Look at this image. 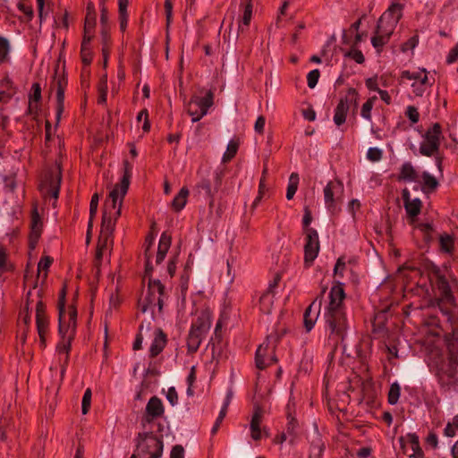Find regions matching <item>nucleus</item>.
Returning a JSON list of instances; mask_svg holds the SVG:
<instances>
[{
    "instance_id": "9d476101",
    "label": "nucleus",
    "mask_w": 458,
    "mask_h": 458,
    "mask_svg": "<svg viewBox=\"0 0 458 458\" xmlns=\"http://www.w3.org/2000/svg\"><path fill=\"white\" fill-rule=\"evenodd\" d=\"M275 339L267 337L256 351L255 362L257 368L263 369L276 361L275 355Z\"/></svg>"
},
{
    "instance_id": "bf43d9fd",
    "label": "nucleus",
    "mask_w": 458,
    "mask_h": 458,
    "mask_svg": "<svg viewBox=\"0 0 458 458\" xmlns=\"http://www.w3.org/2000/svg\"><path fill=\"white\" fill-rule=\"evenodd\" d=\"M345 268V262L343 258H339L336 261V264L334 268L335 275L339 276L340 277L344 276V270Z\"/></svg>"
},
{
    "instance_id": "6e6d98bb",
    "label": "nucleus",
    "mask_w": 458,
    "mask_h": 458,
    "mask_svg": "<svg viewBox=\"0 0 458 458\" xmlns=\"http://www.w3.org/2000/svg\"><path fill=\"white\" fill-rule=\"evenodd\" d=\"M346 56H349L350 58L353 59L357 64H362L365 60L361 51L357 49L349 51L346 54Z\"/></svg>"
},
{
    "instance_id": "ddd939ff",
    "label": "nucleus",
    "mask_w": 458,
    "mask_h": 458,
    "mask_svg": "<svg viewBox=\"0 0 458 458\" xmlns=\"http://www.w3.org/2000/svg\"><path fill=\"white\" fill-rule=\"evenodd\" d=\"M263 409L259 405H255L250 425V437L255 441L268 437V430L265 426H263Z\"/></svg>"
},
{
    "instance_id": "e433bc0d",
    "label": "nucleus",
    "mask_w": 458,
    "mask_h": 458,
    "mask_svg": "<svg viewBox=\"0 0 458 458\" xmlns=\"http://www.w3.org/2000/svg\"><path fill=\"white\" fill-rule=\"evenodd\" d=\"M401 393V387L397 383H393L390 386L388 392V403L390 404H396L398 403Z\"/></svg>"
},
{
    "instance_id": "72a5a7b5",
    "label": "nucleus",
    "mask_w": 458,
    "mask_h": 458,
    "mask_svg": "<svg viewBox=\"0 0 458 458\" xmlns=\"http://www.w3.org/2000/svg\"><path fill=\"white\" fill-rule=\"evenodd\" d=\"M376 100H377V97L373 96V97L368 98L367 101L365 103H363V105L361 106L360 115L363 119H365L368 122L372 121L371 111L373 109Z\"/></svg>"
},
{
    "instance_id": "0eeeda50",
    "label": "nucleus",
    "mask_w": 458,
    "mask_h": 458,
    "mask_svg": "<svg viewBox=\"0 0 458 458\" xmlns=\"http://www.w3.org/2000/svg\"><path fill=\"white\" fill-rule=\"evenodd\" d=\"M137 452L139 455H149V458H160L163 453V441L152 432L139 433Z\"/></svg>"
},
{
    "instance_id": "cd10ccee",
    "label": "nucleus",
    "mask_w": 458,
    "mask_h": 458,
    "mask_svg": "<svg viewBox=\"0 0 458 458\" xmlns=\"http://www.w3.org/2000/svg\"><path fill=\"white\" fill-rule=\"evenodd\" d=\"M240 7L242 14L241 16L239 27L242 30H243L244 27L249 26L251 20L253 8L252 0H242Z\"/></svg>"
},
{
    "instance_id": "5701e85b",
    "label": "nucleus",
    "mask_w": 458,
    "mask_h": 458,
    "mask_svg": "<svg viewBox=\"0 0 458 458\" xmlns=\"http://www.w3.org/2000/svg\"><path fill=\"white\" fill-rule=\"evenodd\" d=\"M458 330L454 328L451 333H448L445 336V343L447 344V348L450 352V363L452 366L457 365V356H458Z\"/></svg>"
},
{
    "instance_id": "c03bdc74",
    "label": "nucleus",
    "mask_w": 458,
    "mask_h": 458,
    "mask_svg": "<svg viewBox=\"0 0 458 458\" xmlns=\"http://www.w3.org/2000/svg\"><path fill=\"white\" fill-rule=\"evenodd\" d=\"M96 25V13L92 11V13H87L85 18L84 29L86 32H93V30Z\"/></svg>"
},
{
    "instance_id": "f704fd0d",
    "label": "nucleus",
    "mask_w": 458,
    "mask_h": 458,
    "mask_svg": "<svg viewBox=\"0 0 458 458\" xmlns=\"http://www.w3.org/2000/svg\"><path fill=\"white\" fill-rule=\"evenodd\" d=\"M151 292L152 291L148 288L146 296L140 300V309L143 313L151 309L152 306L156 305L155 298L157 296V292H155V295H153Z\"/></svg>"
},
{
    "instance_id": "4d7b16f0",
    "label": "nucleus",
    "mask_w": 458,
    "mask_h": 458,
    "mask_svg": "<svg viewBox=\"0 0 458 458\" xmlns=\"http://www.w3.org/2000/svg\"><path fill=\"white\" fill-rule=\"evenodd\" d=\"M154 240H155V236L152 233H148L146 236L145 243H144V247H145L144 255L145 256L151 255L150 248L152 247V245L154 243Z\"/></svg>"
},
{
    "instance_id": "4468645a",
    "label": "nucleus",
    "mask_w": 458,
    "mask_h": 458,
    "mask_svg": "<svg viewBox=\"0 0 458 458\" xmlns=\"http://www.w3.org/2000/svg\"><path fill=\"white\" fill-rule=\"evenodd\" d=\"M61 180V169L59 166H56L47 173L45 181L40 185V190L47 194L52 195L55 199H57Z\"/></svg>"
},
{
    "instance_id": "5fc2aeb1",
    "label": "nucleus",
    "mask_w": 458,
    "mask_h": 458,
    "mask_svg": "<svg viewBox=\"0 0 458 458\" xmlns=\"http://www.w3.org/2000/svg\"><path fill=\"white\" fill-rule=\"evenodd\" d=\"M81 55L82 63L86 65H89L92 61V55L89 47H81Z\"/></svg>"
},
{
    "instance_id": "c9c22d12",
    "label": "nucleus",
    "mask_w": 458,
    "mask_h": 458,
    "mask_svg": "<svg viewBox=\"0 0 458 458\" xmlns=\"http://www.w3.org/2000/svg\"><path fill=\"white\" fill-rule=\"evenodd\" d=\"M443 434L447 437H454L458 434V414L455 415L451 421L447 422Z\"/></svg>"
},
{
    "instance_id": "bb28decb",
    "label": "nucleus",
    "mask_w": 458,
    "mask_h": 458,
    "mask_svg": "<svg viewBox=\"0 0 458 458\" xmlns=\"http://www.w3.org/2000/svg\"><path fill=\"white\" fill-rule=\"evenodd\" d=\"M439 250L442 253L452 255L455 250V238L447 233H441L438 238Z\"/></svg>"
},
{
    "instance_id": "7c9ffc66",
    "label": "nucleus",
    "mask_w": 458,
    "mask_h": 458,
    "mask_svg": "<svg viewBox=\"0 0 458 458\" xmlns=\"http://www.w3.org/2000/svg\"><path fill=\"white\" fill-rule=\"evenodd\" d=\"M418 183L421 184L422 191H424L435 190L438 185L437 179L428 172L420 174Z\"/></svg>"
},
{
    "instance_id": "9b49d317",
    "label": "nucleus",
    "mask_w": 458,
    "mask_h": 458,
    "mask_svg": "<svg viewBox=\"0 0 458 458\" xmlns=\"http://www.w3.org/2000/svg\"><path fill=\"white\" fill-rule=\"evenodd\" d=\"M343 192L344 184L338 179L329 181L325 186L323 190L325 205L330 212L335 210L337 201L341 199Z\"/></svg>"
},
{
    "instance_id": "473e14b6",
    "label": "nucleus",
    "mask_w": 458,
    "mask_h": 458,
    "mask_svg": "<svg viewBox=\"0 0 458 458\" xmlns=\"http://www.w3.org/2000/svg\"><path fill=\"white\" fill-rule=\"evenodd\" d=\"M299 181H300L299 174L297 173H292L289 177L287 191H286V199H289V200L292 199L293 198V196L295 195V193L298 190Z\"/></svg>"
},
{
    "instance_id": "2f4dec72",
    "label": "nucleus",
    "mask_w": 458,
    "mask_h": 458,
    "mask_svg": "<svg viewBox=\"0 0 458 458\" xmlns=\"http://www.w3.org/2000/svg\"><path fill=\"white\" fill-rule=\"evenodd\" d=\"M188 196L189 190L186 187H182L172 201V208L174 211H181L184 208Z\"/></svg>"
},
{
    "instance_id": "423d86ee",
    "label": "nucleus",
    "mask_w": 458,
    "mask_h": 458,
    "mask_svg": "<svg viewBox=\"0 0 458 458\" xmlns=\"http://www.w3.org/2000/svg\"><path fill=\"white\" fill-rule=\"evenodd\" d=\"M360 95L354 88H349L335 108L333 121L337 127L346 122L347 114L351 109L356 111L359 105Z\"/></svg>"
},
{
    "instance_id": "de8ad7c7",
    "label": "nucleus",
    "mask_w": 458,
    "mask_h": 458,
    "mask_svg": "<svg viewBox=\"0 0 458 458\" xmlns=\"http://www.w3.org/2000/svg\"><path fill=\"white\" fill-rule=\"evenodd\" d=\"M226 412H227V403H225V404L224 405V407L220 411L219 416L216 419V423H215V425L213 426V428L211 429V434L212 435H215L217 432V430H218V428L220 427L221 422L223 421V420L226 416Z\"/></svg>"
},
{
    "instance_id": "39448f33",
    "label": "nucleus",
    "mask_w": 458,
    "mask_h": 458,
    "mask_svg": "<svg viewBox=\"0 0 458 458\" xmlns=\"http://www.w3.org/2000/svg\"><path fill=\"white\" fill-rule=\"evenodd\" d=\"M404 81H411V88L415 97H422L433 85L428 78V72L425 68H419L416 71H403L400 81L403 82Z\"/></svg>"
},
{
    "instance_id": "393cba45",
    "label": "nucleus",
    "mask_w": 458,
    "mask_h": 458,
    "mask_svg": "<svg viewBox=\"0 0 458 458\" xmlns=\"http://www.w3.org/2000/svg\"><path fill=\"white\" fill-rule=\"evenodd\" d=\"M57 90H56V100H57V106H56V120L57 122L60 121L61 115L64 109V89L67 85V81L64 80V78H58L55 81Z\"/></svg>"
},
{
    "instance_id": "864d4df0",
    "label": "nucleus",
    "mask_w": 458,
    "mask_h": 458,
    "mask_svg": "<svg viewBox=\"0 0 458 458\" xmlns=\"http://www.w3.org/2000/svg\"><path fill=\"white\" fill-rule=\"evenodd\" d=\"M265 173H266V170L263 171L262 177L260 178L259 185V194L253 202L254 205H257L259 203V201L261 199L264 192L267 190L266 182H265Z\"/></svg>"
},
{
    "instance_id": "e2e57ef3",
    "label": "nucleus",
    "mask_w": 458,
    "mask_h": 458,
    "mask_svg": "<svg viewBox=\"0 0 458 458\" xmlns=\"http://www.w3.org/2000/svg\"><path fill=\"white\" fill-rule=\"evenodd\" d=\"M165 16H166V24L168 26L172 21V13H173L172 0L165 1Z\"/></svg>"
},
{
    "instance_id": "2eb2a0df",
    "label": "nucleus",
    "mask_w": 458,
    "mask_h": 458,
    "mask_svg": "<svg viewBox=\"0 0 458 458\" xmlns=\"http://www.w3.org/2000/svg\"><path fill=\"white\" fill-rule=\"evenodd\" d=\"M401 448L404 454L411 458H423V451L420 446L419 437L414 433H409L399 438Z\"/></svg>"
},
{
    "instance_id": "a878e982",
    "label": "nucleus",
    "mask_w": 458,
    "mask_h": 458,
    "mask_svg": "<svg viewBox=\"0 0 458 458\" xmlns=\"http://www.w3.org/2000/svg\"><path fill=\"white\" fill-rule=\"evenodd\" d=\"M171 242H172L171 235L169 233H167L166 232H164L161 234V237H160V240L158 242L157 252L156 255V264L157 265H159L164 260L168 250L170 249Z\"/></svg>"
},
{
    "instance_id": "338daca9",
    "label": "nucleus",
    "mask_w": 458,
    "mask_h": 458,
    "mask_svg": "<svg viewBox=\"0 0 458 458\" xmlns=\"http://www.w3.org/2000/svg\"><path fill=\"white\" fill-rule=\"evenodd\" d=\"M366 87L369 90L377 91L378 92L381 89L378 88L377 79L376 78H369L365 81Z\"/></svg>"
},
{
    "instance_id": "f03ea898",
    "label": "nucleus",
    "mask_w": 458,
    "mask_h": 458,
    "mask_svg": "<svg viewBox=\"0 0 458 458\" xmlns=\"http://www.w3.org/2000/svg\"><path fill=\"white\" fill-rule=\"evenodd\" d=\"M344 284L336 282L333 284L328 294V304L324 313L325 329L327 335V344L336 349L343 344L350 328V322L346 314Z\"/></svg>"
},
{
    "instance_id": "dca6fc26",
    "label": "nucleus",
    "mask_w": 458,
    "mask_h": 458,
    "mask_svg": "<svg viewBox=\"0 0 458 458\" xmlns=\"http://www.w3.org/2000/svg\"><path fill=\"white\" fill-rule=\"evenodd\" d=\"M66 289L65 286L63 287L60 293V300H59V334L62 337H64L66 335H74L75 331H72V322L68 320L66 322V312L64 310V300H65Z\"/></svg>"
},
{
    "instance_id": "f3484780",
    "label": "nucleus",
    "mask_w": 458,
    "mask_h": 458,
    "mask_svg": "<svg viewBox=\"0 0 458 458\" xmlns=\"http://www.w3.org/2000/svg\"><path fill=\"white\" fill-rule=\"evenodd\" d=\"M165 409L162 401L157 396H153L147 403L145 414L142 418V424L150 423L156 418L161 417L164 414Z\"/></svg>"
},
{
    "instance_id": "3c124183",
    "label": "nucleus",
    "mask_w": 458,
    "mask_h": 458,
    "mask_svg": "<svg viewBox=\"0 0 458 458\" xmlns=\"http://www.w3.org/2000/svg\"><path fill=\"white\" fill-rule=\"evenodd\" d=\"M407 117L412 123H416L419 122L420 119V114L418 112V109L413 106H409L405 112Z\"/></svg>"
},
{
    "instance_id": "a18cd8bd",
    "label": "nucleus",
    "mask_w": 458,
    "mask_h": 458,
    "mask_svg": "<svg viewBox=\"0 0 458 458\" xmlns=\"http://www.w3.org/2000/svg\"><path fill=\"white\" fill-rule=\"evenodd\" d=\"M320 76V72L318 69L310 71L307 75V83L309 88L313 89L316 87L318 79Z\"/></svg>"
},
{
    "instance_id": "f257e3e1",
    "label": "nucleus",
    "mask_w": 458,
    "mask_h": 458,
    "mask_svg": "<svg viewBox=\"0 0 458 458\" xmlns=\"http://www.w3.org/2000/svg\"><path fill=\"white\" fill-rule=\"evenodd\" d=\"M131 165L123 161V176L119 184H116L110 192L108 199L105 202V208L102 215V223L100 235L98 242L94 265L97 273H99V267L106 252L110 251L113 245V233L115 223L121 216L123 200L127 193L131 177Z\"/></svg>"
},
{
    "instance_id": "20e7f679",
    "label": "nucleus",
    "mask_w": 458,
    "mask_h": 458,
    "mask_svg": "<svg viewBox=\"0 0 458 458\" xmlns=\"http://www.w3.org/2000/svg\"><path fill=\"white\" fill-rule=\"evenodd\" d=\"M211 326L210 317L208 312H201L192 323L187 337L188 352L193 353L199 349L202 339L208 334Z\"/></svg>"
},
{
    "instance_id": "8fccbe9b",
    "label": "nucleus",
    "mask_w": 458,
    "mask_h": 458,
    "mask_svg": "<svg viewBox=\"0 0 458 458\" xmlns=\"http://www.w3.org/2000/svg\"><path fill=\"white\" fill-rule=\"evenodd\" d=\"M52 261H53V259L50 257H48V256L43 257L39 260L38 265V274H40L41 271H45L44 277H46L47 271L48 267H50Z\"/></svg>"
},
{
    "instance_id": "13d9d810",
    "label": "nucleus",
    "mask_w": 458,
    "mask_h": 458,
    "mask_svg": "<svg viewBox=\"0 0 458 458\" xmlns=\"http://www.w3.org/2000/svg\"><path fill=\"white\" fill-rule=\"evenodd\" d=\"M419 43L418 36H413L411 38H409L403 46H402V51L405 52L409 49H413L416 47V46Z\"/></svg>"
},
{
    "instance_id": "f8f14e48",
    "label": "nucleus",
    "mask_w": 458,
    "mask_h": 458,
    "mask_svg": "<svg viewBox=\"0 0 458 458\" xmlns=\"http://www.w3.org/2000/svg\"><path fill=\"white\" fill-rule=\"evenodd\" d=\"M319 240L318 232L313 228L305 231L304 262L310 267L319 252Z\"/></svg>"
},
{
    "instance_id": "a19ab883",
    "label": "nucleus",
    "mask_w": 458,
    "mask_h": 458,
    "mask_svg": "<svg viewBox=\"0 0 458 458\" xmlns=\"http://www.w3.org/2000/svg\"><path fill=\"white\" fill-rule=\"evenodd\" d=\"M9 51V41L5 38L0 36V62L6 60Z\"/></svg>"
},
{
    "instance_id": "680f3d73",
    "label": "nucleus",
    "mask_w": 458,
    "mask_h": 458,
    "mask_svg": "<svg viewBox=\"0 0 458 458\" xmlns=\"http://www.w3.org/2000/svg\"><path fill=\"white\" fill-rule=\"evenodd\" d=\"M417 228L424 233V238L426 240L430 239V233L432 232V226L429 224H420L418 225Z\"/></svg>"
},
{
    "instance_id": "7ed1b4c3",
    "label": "nucleus",
    "mask_w": 458,
    "mask_h": 458,
    "mask_svg": "<svg viewBox=\"0 0 458 458\" xmlns=\"http://www.w3.org/2000/svg\"><path fill=\"white\" fill-rule=\"evenodd\" d=\"M403 5L398 3L392 4L378 20L376 35L371 43L374 47L381 48L385 46L402 18Z\"/></svg>"
},
{
    "instance_id": "58836bf2",
    "label": "nucleus",
    "mask_w": 458,
    "mask_h": 458,
    "mask_svg": "<svg viewBox=\"0 0 458 458\" xmlns=\"http://www.w3.org/2000/svg\"><path fill=\"white\" fill-rule=\"evenodd\" d=\"M247 174V170L245 167V159L244 157H240L234 164L233 168V176L234 177H245Z\"/></svg>"
},
{
    "instance_id": "ea45409f",
    "label": "nucleus",
    "mask_w": 458,
    "mask_h": 458,
    "mask_svg": "<svg viewBox=\"0 0 458 458\" xmlns=\"http://www.w3.org/2000/svg\"><path fill=\"white\" fill-rule=\"evenodd\" d=\"M243 141L244 138L242 135H235L231 139V159L237 154Z\"/></svg>"
},
{
    "instance_id": "774afa93",
    "label": "nucleus",
    "mask_w": 458,
    "mask_h": 458,
    "mask_svg": "<svg viewBox=\"0 0 458 458\" xmlns=\"http://www.w3.org/2000/svg\"><path fill=\"white\" fill-rule=\"evenodd\" d=\"M458 59V47H454L452 48L446 57V62L448 64H453Z\"/></svg>"
},
{
    "instance_id": "0e129e2a",
    "label": "nucleus",
    "mask_w": 458,
    "mask_h": 458,
    "mask_svg": "<svg viewBox=\"0 0 458 458\" xmlns=\"http://www.w3.org/2000/svg\"><path fill=\"white\" fill-rule=\"evenodd\" d=\"M170 458H184V449L182 445H177L173 447Z\"/></svg>"
},
{
    "instance_id": "79ce46f5",
    "label": "nucleus",
    "mask_w": 458,
    "mask_h": 458,
    "mask_svg": "<svg viewBox=\"0 0 458 458\" xmlns=\"http://www.w3.org/2000/svg\"><path fill=\"white\" fill-rule=\"evenodd\" d=\"M91 395H92L91 389L87 388L83 394L82 403H81V411L83 414H87L89 411L90 403H91Z\"/></svg>"
},
{
    "instance_id": "a211bd4d",
    "label": "nucleus",
    "mask_w": 458,
    "mask_h": 458,
    "mask_svg": "<svg viewBox=\"0 0 458 458\" xmlns=\"http://www.w3.org/2000/svg\"><path fill=\"white\" fill-rule=\"evenodd\" d=\"M44 303L38 301L36 306V323L41 346L46 345V334L48 327Z\"/></svg>"
},
{
    "instance_id": "09e8293b",
    "label": "nucleus",
    "mask_w": 458,
    "mask_h": 458,
    "mask_svg": "<svg viewBox=\"0 0 458 458\" xmlns=\"http://www.w3.org/2000/svg\"><path fill=\"white\" fill-rule=\"evenodd\" d=\"M367 158L372 162L379 161L382 158V151L377 148H369L367 151Z\"/></svg>"
},
{
    "instance_id": "412c9836",
    "label": "nucleus",
    "mask_w": 458,
    "mask_h": 458,
    "mask_svg": "<svg viewBox=\"0 0 458 458\" xmlns=\"http://www.w3.org/2000/svg\"><path fill=\"white\" fill-rule=\"evenodd\" d=\"M321 300H314L311 304L306 309L303 316L304 326L307 331H310L319 316L320 309H321Z\"/></svg>"
},
{
    "instance_id": "4be33fe9",
    "label": "nucleus",
    "mask_w": 458,
    "mask_h": 458,
    "mask_svg": "<svg viewBox=\"0 0 458 458\" xmlns=\"http://www.w3.org/2000/svg\"><path fill=\"white\" fill-rule=\"evenodd\" d=\"M276 282L274 284H270L269 287L260 295L259 300V310L264 314H270L275 302V287Z\"/></svg>"
},
{
    "instance_id": "4c0bfd02",
    "label": "nucleus",
    "mask_w": 458,
    "mask_h": 458,
    "mask_svg": "<svg viewBox=\"0 0 458 458\" xmlns=\"http://www.w3.org/2000/svg\"><path fill=\"white\" fill-rule=\"evenodd\" d=\"M145 328L147 331L150 330V328H151L150 321H148L146 326L144 325V323H141V325L140 326L139 334L137 335L136 339L133 343V350L134 351H138L141 348V344H142V340H143V331Z\"/></svg>"
},
{
    "instance_id": "1a4fd4ad",
    "label": "nucleus",
    "mask_w": 458,
    "mask_h": 458,
    "mask_svg": "<svg viewBox=\"0 0 458 458\" xmlns=\"http://www.w3.org/2000/svg\"><path fill=\"white\" fill-rule=\"evenodd\" d=\"M441 134V127L438 123H434L429 127L423 135V140L420 145V154L431 157L437 153L440 145Z\"/></svg>"
},
{
    "instance_id": "aec40b11",
    "label": "nucleus",
    "mask_w": 458,
    "mask_h": 458,
    "mask_svg": "<svg viewBox=\"0 0 458 458\" xmlns=\"http://www.w3.org/2000/svg\"><path fill=\"white\" fill-rule=\"evenodd\" d=\"M43 223L41 217L38 212L36 207H34L31 213L30 222V245L31 249H34L38 243V241L41 235Z\"/></svg>"
},
{
    "instance_id": "b1692460",
    "label": "nucleus",
    "mask_w": 458,
    "mask_h": 458,
    "mask_svg": "<svg viewBox=\"0 0 458 458\" xmlns=\"http://www.w3.org/2000/svg\"><path fill=\"white\" fill-rule=\"evenodd\" d=\"M166 344V335L160 328H156L154 333V340L150 346V357L157 356L165 348Z\"/></svg>"
},
{
    "instance_id": "6e6552de",
    "label": "nucleus",
    "mask_w": 458,
    "mask_h": 458,
    "mask_svg": "<svg viewBox=\"0 0 458 458\" xmlns=\"http://www.w3.org/2000/svg\"><path fill=\"white\" fill-rule=\"evenodd\" d=\"M213 93L208 90L204 97L193 96L186 106L187 113L191 116L192 122H198L213 105Z\"/></svg>"
},
{
    "instance_id": "6ab92c4d",
    "label": "nucleus",
    "mask_w": 458,
    "mask_h": 458,
    "mask_svg": "<svg viewBox=\"0 0 458 458\" xmlns=\"http://www.w3.org/2000/svg\"><path fill=\"white\" fill-rule=\"evenodd\" d=\"M403 199L408 217L411 219V222L413 223L415 217L420 213L422 203L418 198L411 199L410 191L407 189L403 191Z\"/></svg>"
},
{
    "instance_id": "c756f323",
    "label": "nucleus",
    "mask_w": 458,
    "mask_h": 458,
    "mask_svg": "<svg viewBox=\"0 0 458 458\" xmlns=\"http://www.w3.org/2000/svg\"><path fill=\"white\" fill-rule=\"evenodd\" d=\"M149 289L150 291H152V294L155 295V292H157V296L155 298L156 300V304L158 305V310L159 311L162 310V308H163V295H164V291H165V287L164 285L161 284V282L159 280H149Z\"/></svg>"
},
{
    "instance_id": "052dcab7",
    "label": "nucleus",
    "mask_w": 458,
    "mask_h": 458,
    "mask_svg": "<svg viewBox=\"0 0 458 458\" xmlns=\"http://www.w3.org/2000/svg\"><path fill=\"white\" fill-rule=\"evenodd\" d=\"M265 124H266L265 117L262 115L259 116L254 124L255 131L259 134H262L264 132Z\"/></svg>"
},
{
    "instance_id": "69168bd1",
    "label": "nucleus",
    "mask_w": 458,
    "mask_h": 458,
    "mask_svg": "<svg viewBox=\"0 0 458 458\" xmlns=\"http://www.w3.org/2000/svg\"><path fill=\"white\" fill-rule=\"evenodd\" d=\"M166 398L172 405L176 404L178 400V394L174 387L168 388Z\"/></svg>"
},
{
    "instance_id": "603ef678",
    "label": "nucleus",
    "mask_w": 458,
    "mask_h": 458,
    "mask_svg": "<svg viewBox=\"0 0 458 458\" xmlns=\"http://www.w3.org/2000/svg\"><path fill=\"white\" fill-rule=\"evenodd\" d=\"M99 196L98 193L93 194L89 203V215L91 218H95L98 207Z\"/></svg>"
},
{
    "instance_id": "37998d69",
    "label": "nucleus",
    "mask_w": 458,
    "mask_h": 458,
    "mask_svg": "<svg viewBox=\"0 0 458 458\" xmlns=\"http://www.w3.org/2000/svg\"><path fill=\"white\" fill-rule=\"evenodd\" d=\"M33 93L30 97V109L32 108L33 102L38 103L41 99V88L38 83H33L31 88Z\"/></svg>"
},
{
    "instance_id": "c85d7f7f",
    "label": "nucleus",
    "mask_w": 458,
    "mask_h": 458,
    "mask_svg": "<svg viewBox=\"0 0 458 458\" xmlns=\"http://www.w3.org/2000/svg\"><path fill=\"white\" fill-rule=\"evenodd\" d=\"M421 173H419L411 163H405L402 165L399 178L407 182H418Z\"/></svg>"
},
{
    "instance_id": "49530a36",
    "label": "nucleus",
    "mask_w": 458,
    "mask_h": 458,
    "mask_svg": "<svg viewBox=\"0 0 458 458\" xmlns=\"http://www.w3.org/2000/svg\"><path fill=\"white\" fill-rule=\"evenodd\" d=\"M63 341L58 344L57 349L59 352H64L66 354V360L68 359V352L71 348V342L72 340V335H68L67 339L64 337H62Z\"/></svg>"
}]
</instances>
